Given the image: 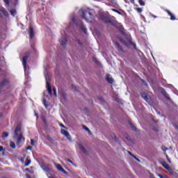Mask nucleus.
Wrapping results in <instances>:
<instances>
[{"instance_id": "1", "label": "nucleus", "mask_w": 178, "mask_h": 178, "mask_svg": "<svg viewBox=\"0 0 178 178\" xmlns=\"http://www.w3.org/2000/svg\"><path fill=\"white\" fill-rule=\"evenodd\" d=\"M14 138H16L17 144H20L22 141H24L23 134L22 133V127L17 126L15 130Z\"/></svg>"}, {"instance_id": "2", "label": "nucleus", "mask_w": 178, "mask_h": 178, "mask_svg": "<svg viewBox=\"0 0 178 178\" xmlns=\"http://www.w3.org/2000/svg\"><path fill=\"white\" fill-rule=\"evenodd\" d=\"M79 12L82 17L85 19L86 22H91V19H92V15L90 11L81 9Z\"/></svg>"}, {"instance_id": "3", "label": "nucleus", "mask_w": 178, "mask_h": 178, "mask_svg": "<svg viewBox=\"0 0 178 178\" xmlns=\"http://www.w3.org/2000/svg\"><path fill=\"white\" fill-rule=\"evenodd\" d=\"M44 77L46 79V88L47 90V92L50 95V97H51L52 96V88L51 87V79H49L48 74H44Z\"/></svg>"}, {"instance_id": "4", "label": "nucleus", "mask_w": 178, "mask_h": 178, "mask_svg": "<svg viewBox=\"0 0 178 178\" xmlns=\"http://www.w3.org/2000/svg\"><path fill=\"white\" fill-rule=\"evenodd\" d=\"M72 21L73 22V23H75V24H77V26H79L80 29H82L83 33H87V29H86V26L83 25V22H81V21H79L78 22H76V18L74 17L72 18Z\"/></svg>"}, {"instance_id": "5", "label": "nucleus", "mask_w": 178, "mask_h": 178, "mask_svg": "<svg viewBox=\"0 0 178 178\" xmlns=\"http://www.w3.org/2000/svg\"><path fill=\"white\" fill-rule=\"evenodd\" d=\"M121 42L124 45H126V47H130L131 45L134 46V43L131 42V40H130V38H124L121 40Z\"/></svg>"}, {"instance_id": "6", "label": "nucleus", "mask_w": 178, "mask_h": 178, "mask_svg": "<svg viewBox=\"0 0 178 178\" xmlns=\"http://www.w3.org/2000/svg\"><path fill=\"white\" fill-rule=\"evenodd\" d=\"M54 166L56 169H57V170H58L59 172H62V173H64V175L67 174L66 170H65V169H63V167H62V165H60V164H56V163H54Z\"/></svg>"}, {"instance_id": "7", "label": "nucleus", "mask_w": 178, "mask_h": 178, "mask_svg": "<svg viewBox=\"0 0 178 178\" xmlns=\"http://www.w3.org/2000/svg\"><path fill=\"white\" fill-rule=\"evenodd\" d=\"M60 132L63 136H65L67 138V140H69V141H72V136H70V134H69L67 131L65 129H61Z\"/></svg>"}, {"instance_id": "8", "label": "nucleus", "mask_w": 178, "mask_h": 178, "mask_svg": "<svg viewBox=\"0 0 178 178\" xmlns=\"http://www.w3.org/2000/svg\"><path fill=\"white\" fill-rule=\"evenodd\" d=\"M29 59V56H24L22 59V65L24 66V71L27 70V60Z\"/></svg>"}, {"instance_id": "9", "label": "nucleus", "mask_w": 178, "mask_h": 178, "mask_svg": "<svg viewBox=\"0 0 178 178\" xmlns=\"http://www.w3.org/2000/svg\"><path fill=\"white\" fill-rule=\"evenodd\" d=\"M59 42L60 43L61 45L65 47V45L67 44V38H66V36L61 37V38L59 40Z\"/></svg>"}, {"instance_id": "10", "label": "nucleus", "mask_w": 178, "mask_h": 178, "mask_svg": "<svg viewBox=\"0 0 178 178\" xmlns=\"http://www.w3.org/2000/svg\"><path fill=\"white\" fill-rule=\"evenodd\" d=\"M106 81H107V83H108L109 84H113V78H112V76H111V74H108L106 76Z\"/></svg>"}, {"instance_id": "11", "label": "nucleus", "mask_w": 178, "mask_h": 178, "mask_svg": "<svg viewBox=\"0 0 178 178\" xmlns=\"http://www.w3.org/2000/svg\"><path fill=\"white\" fill-rule=\"evenodd\" d=\"M9 14L7 13L5 8L0 9V15L3 17V16H8Z\"/></svg>"}, {"instance_id": "12", "label": "nucleus", "mask_w": 178, "mask_h": 178, "mask_svg": "<svg viewBox=\"0 0 178 178\" xmlns=\"http://www.w3.org/2000/svg\"><path fill=\"white\" fill-rule=\"evenodd\" d=\"M9 84V81L8 79H3L1 83H0V86L1 87H5V86H8Z\"/></svg>"}, {"instance_id": "13", "label": "nucleus", "mask_w": 178, "mask_h": 178, "mask_svg": "<svg viewBox=\"0 0 178 178\" xmlns=\"http://www.w3.org/2000/svg\"><path fill=\"white\" fill-rule=\"evenodd\" d=\"M165 12H167L169 16H170L171 20H176V17H175V15L170 11H169V10H166Z\"/></svg>"}, {"instance_id": "14", "label": "nucleus", "mask_w": 178, "mask_h": 178, "mask_svg": "<svg viewBox=\"0 0 178 178\" xmlns=\"http://www.w3.org/2000/svg\"><path fill=\"white\" fill-rule=\"evenodd\" d=\"M141 97L143 98V99H145V101H146V102H149V99L147 96V93H141Z\"/></svg>"}, {"instance_id": "15", "label": "nucleus", "mask_w": 178, "mask_h": 178, "mask_svg": "<svg viewBox=\"0 0 178 178\" xmlns=\"http://www.w3.org/2000/svg\"><path fill=\"white\" fill-rule=\"evenodd\" d=\"M29 33L30 38H33L34 37V30L33 28L30 27Z\"/></svg>"}, {"instance_id": "16", "label": "nucleus", "mask_w": 178, "mask_h": 178, "mask_svg": "<svg viewBox=\"0 0 178 178\" xmlns=\"http://www.w3.org/2000/svg\"><path fill=\"white\" fill-rule=\"evenodd\" d=\"M82 127L83 129V130H86V131H87L89 134V136H91V134H92L91 133V131H90V129H88V127H87L86 125H82Z\"/></svg>"}, {"instance_id": "17", "label": "nucleus", "mask_w": 178, "mask_h": 178, "mask_svg": "<svg viewBox=\"0 0 178 178\" xmlns=\"http://www.w3.org/2000/svg\"><path fill=\"white\" fill-rule=\"evenodd\" d=\"M78 148H79V149H81V151H83V152H84V154H87V150H86V149H84V147H83L81 144H80V143L78 144Z\"/></svg>"}, {"instance_id": "18", "label": "nucleus", "mask_w": 178, "mask_h": 178, "mask_svg": "<svg viewBox=\"0 0 178 178\" xmlns=\"http://www.w3.org/2000/svg\"><path fill=\"white\" fill-rule=\"evenodd\" d=\"M41 168L44 172H49V170H51V168L46 165H42Z\"/></svg>"}, {"instance_id": "19", "label": "nucleus", "mask_w": 178, "mask_h": 178, "mask_svg": "<svg viewBox=\"0 0 178 178\" xmlns=\"http://www.w3.org/2000/svg\"><path fill=\"white\" fill-rule=\"evenodd\" d=\"M162 166H163V168H165V169H166L167 170H170V167H169V165H168L166 162H163Z\"/></svg>"}, {"instance_id": "20", "label": "nucleus", "mask_w": 178, "mask_h": 178, "mask_svg": "<svg viewBox=\"0 0 178 178\" xmlns=\"http://www.w3.org/2000/svg\"><path fill=\"white\" fill-rule=\"evenodd\" d=\"M115 45H116L117 48H118L119 51H123L122 46H120V44H119V43L116 42Z\"/></svg>"}, {"instance_id": "21", "label": "nucleus", "mask_w": 178, "mask_h": 178, "mask_svg": "<svg viewBox=\"0 0 178 178\" xmlns=\"http://www.w3.org/2000/svg\"><path fill=\"white\" fill-rule=\"evenodd\" d=\"M8 136H9V134H8L7 132H3V133L2 137H3V138H8Z\"/></svg>"}, {"instance_id": "22", "label": "nucleus", "mask_w": 178, "mask_h": 178, "mask_svg": "<svg viewBox=\"0 0 178 178\" xmlns=\"http://www.w3.org/2000/svg\"><path fill=\"white\" fill-rule=\"evenodd\" d=\"M10 147L11 148L15 149V148H16V145L15 144V143L10 142Z\"/></svg>"}, {"instance_id": "23", "label": "nucleus", "mask_w": 178, "mask_h": 178, "mask_svg": "<svg viewBox=\"0 0 178 178\" xmlns=\"http://www.w3.org/2000/svg\"><path fill=\"white\" fill-rule=\"evenodd\" d=\"M30 163H31V161L29 159H26V161L25 163V166H29Z\"/></svg>"}, {"instance_id": "24", "label": "nucleus", "mask_w": 178, "mask_h": 178, "mask_svg": "<svg viewBox=\"0 0 178 178\" xmlns=\"http://www.w3.org/2000/svg\"><path fill=\"white\" fill-rule=\"evenodd\" d=\"M10 14L12 15V16H15V15H16V10L12 9L10 10Z\"/></svg>"}, {"instance_id": "25", "label": "nucleus", "mask_w": 178, "mask_h": 178, "mask_svg": "<svg viewBox=\"0 0 178 178\" xmlns=\"http://www.w3.org/2000/svg\"><path fill=\"white\" fill-rule=\"evenodd\" d=\"M138 3H140V6H145V3H144V1H143V0H139Z\"/></svg>"}, {"instance_id": "26", "label": "nucleus", "mask_w": 178, "mask_h": 178, "mask_svg": "<svg viewBox=\"0 0 178 178\" xmlns=\"http://www.w3.org/2000/svg\"><path fill=\"white\" fill-rule=\"evenodd\" d=\"M161 149L162 151H163L164 152H166V151H168V147H165V146H162L161 147Z\"/></svg>"}, {"instance_id": "27", "label": "nucleus", "mask_w": 178, "mask_h": 178, "mask_svg": "<svg viewBox=\"0 0 178 178\" xmlns=\"http://www.w3.org/2000/svg\"><path fill=\"white\" fill-rule=\"evenodd\" d=\"M4 2L6 3V7L8 8V6H9V0H4Z\"/></svg>"}, {"instance_id": "28", "label": "nucleus", "mask_w": 178, "mask_h": 178, "mask_svg": "<svg viewBox=\"0 0 178 178\" xmlns=\"http://www.w3.org/2000/svg\"><path fill=\"white\" fill-rule=\"evenodd\" d=\"M76 42H77V44H78L80 47H81V45H83V42H81L80 40H76Z\"/></svg>"}, {"instance_id": "29", "label": "nucleus", "mask_w": 178, "mask_h": 178, "mask_svg": "<svg viewBox=\"0 0 178 178\" xmlns=\"http://www.w3.org/2000/svg\"><path fill=\"white\" fill-rule=\"evenodd\" d=\"M136 10H137V12H138L139 13H141V12H143V9L140 8H136Z\"/></svg>"}, {"instance_id": "30", "label": "nucleus", "mask_w": 178, "mask_h": 178, "mask_svg": "<svg viewBox=\"0 0 178 178\" xmlns=\"http://www.w3.org/2000/svg\"><path fill=\"white\" fill-rule=\"evenodd\" d=\"M54 97H58V94L56 93V89L54 88L53 89Z\"/></svg>"}, {"instance_id": "31", "label": "nucleus", "mask_w": 178, "mask_h": 178, "mask_svg": "<svg viewBox=\"0 0 178 178\" xmlns=\"http://www.w3.org/2000/svg\"><path fill=\"white\" fill-rule=\"evenodd\" d=\"M31 145H35V142L34 141V140L33 139L31 140Z\"/></svg>"}, {"instance_id": "32", "label": "nucleus", "mask_w": 178, "mask_h": 178, "mask_svg": "<svg viewBox=\"0 0 178 178\" xmlns=\"http://www.w3.org/2000/svg\"><path fill=\"white\" fill-rule=\"evenodd\" d=\"M72 89L74 90V91H77V87H76V86L72 85Z\"/></svg>"}, {"instance_id": "33", "label": "nucleus", "mask_w": 178, "mask_h": 178, "mask_svg": "<svg viewBox=\"0 0 178 178\" xmlns=\"http://www.w3.org/2000/svg\"><path fill=\"white\" fill-rule=\"evenodd\" d=\"M166 159H168L169 163H172V161H170L169 159V156L166 155Z\"/></svg>"}, {"instance_id": "34", "label": "nucleus", "mask_w": 178, "mask_h": 178, "mask_svg": "<svg viewBox=\"0 0 178 178\" xmlns=\"http://www.w3.org/2000/svg\"><path fill=\"white\" fill-rule=\"evenodd\" d=\"M62 97L64 98V99L66 98V94L62 93Z\"/></svg>"}, {"instance_id": "35", "label": "nucleus", "mask_w": 178, "mask_h": 178, "mask_svg": "<svg viewBox=\"0 0 178 178\" xmlns=\"http://www.w3.org/2000/svg\"><path fill=\"white\" fill-rule=\"evenodd\" d=\"M3 151V147L0 146V152H2Z\"/></svg>"}, {"instance_id": "36", "label": "nucleus", "mask_w": 178, "mask_h": 178, "mask_svg": "<svg viewBox=\"0 0 178 178\" xmlns=\"http://www.w3.org/2000/svg\"><path fill=\"white\" fill-rule=\"evenodd\" d=\"M66 161H67V162H69L70 163H73V161H72V160H70V159H67Z\"/></svg>"}, {"instance_id": "37", "label": "nucleus", "mask_w": 178, "mask_h": 178, "mask_svg": "<svg viewBox=\"0 0 178 178\" xmlns=\"http://www.w3.org/2000/svg\"><path fill=\"white\" fill-rule=\"evenodd\" d=\"M142 83H143L144 86H147V83L144 80H142Z\"/></svg>"}, {"instance_id": "38", "label": "nucleus", "mask_w": 178, "mask_h": 178, "mask_svg": "<svg viewBox=\"0 0 178 178\" xmlns=\"http://www.w3.org/2000/svg\"><path fill=\"white\" fill-rule=\"evenodd\" d=\"M26 177H27V178H31V177H30V175H29V174H26Z\"/></svg>"}, {"instance_id": "39", "label": "nucleus", "mask_w": 178, "mask_h": 178, "mask_svg": "<svg viewBox=\"0 0 178 178\" xmlns=\"http://www.w3.org/2000/svg\"><path fill=\"white\" fill-rule=\"evenodd\" d=\"M45 102H47V101H46V100H44V106L47 108V104H45Z\"/></svg>"}, {"instance_id": "40", "label": "nucleus", "mask_w": 178, "mask_h": 178, "mask_svg": "<svg viewBox=\"0 0 178 178\" xmlns=\"http://www.w3.org/2000/svg\"><path fill=\"white\" fill-rule=\"evenodd\" d=\"M162 94H163L165 95V97H166V92H165V91H163Z\"/></svg>"}, {"instance_id": "41", "label": "nucleus", "mask_w": 178, "mask_h": 178, "mask_svg": "<svg viewBox=\"0 0 178 178\" xmlns=\"http://www.w3.org/2000/svg\"><path fill=\"white\" fill-rule=\"evenodd\" d=\"M26 149H31V147H26Z\"/></svg>"}, {"instance_id": "42", "label": "nucleus", "mask_w": 178, "mask_h": 178, "mask_svg": "<svg viewBox=\"0 0 178 178\" xmlns=\"http://www.w3.org/2000/svg\"><path fill=\"white\" fill-rule=\"evenodd\" d=\"M114 10V12H117L118 13H119L120 15V13H119L118 10Z\"/></svg>"}, {"instance_id": "43", "label": "nucleus", "mask_w": 178, "mask_h": 178, "mask_svg": "<svg viewBox=\"0 0 178 178\" xmlns=\"http://www.w3.org/2000/svg\"><path fill=\"white\" fill-rule=\"evenodd\" d=\"M131 3H134V0H131Z\"/></svg>"}, {"instance_id": "44", "label": "nucleus", "mask_w": 178, "mask_h": 178, "mask_svg": "<svg viewBox=\"0 0 178 178\" xmlns=\"http://www.w3.org/2000/svg\"><path fill=\"white\" fill-rule=\"evenodd\" d=\"M135 159H136V161H138V162H140V160H138V159H137V158L135 157Z\"/></svg>"}, {"instance_id": "45", "label": "nucleus", "mask_w": 178, "mask_h": 178, "mask_svg": "<svg viewBox=\"0 0 178 178\" xmlns=\"http://www.w3.org/2000/svg\"><path fill=\"white\" fill-rule=\"evenodd\" d=\"M35 116H37V118H38V116L37 115V113H35Z\"/></svg>"}, {"instance_id": "46", "label": "nucleus", "mask_w": 178, "mask_h": 178, "mask_svg": "<svg viewBox=\"0 0 178 178\" xmlns=\"http://www.w3.org/2000/svg\"><path fill=\"white\" fill-rule=\"evenodd\" d=\"M60 126H61V127H64V128H65V127L63 126V124H60Z\"/></svg>"}, {"instance_id": "47", "label": "nucleus", "mask_w": 178, "mask_h": 178, "mask_svg": "<svg viewBox=\"0 0 178 178\" xmlns=\"http://www.w3.org/2000/svg\"><path fill=\"white\" fill-rule=\"evenodd\" d=\"M131 127H134V125H131Z\"/></svg>"}, {"instance_id": "48", "label": "nucleus", "mask_w": 178, "mask_h": 178, "mask_svg": "<svg viewBox=\"0 0 178 178\" xmlns=\"http://www.w3.org/2000/svg\"><path fill=\"white\" fill-rule=\"evenodd\" d=\"M153 17H156V16H155V15H154Z\"/></svg>"}]
</instances>
